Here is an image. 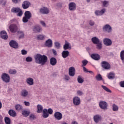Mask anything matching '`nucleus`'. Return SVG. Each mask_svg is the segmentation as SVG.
Masks as SVG:
<instances>
[{
	"label": "nucleus",
	"mask_w": 124,
	"mask_h": 124,
	"mask_svg": "<svg viewBox=\"0 0 124 124\" xmlns=\"http://www.w3.org/2000/svg\"><path fill=\"white\" fill-rule=\"evenodd\" d=\"M34 60L36 63L44 65L48 61V57L45 55H42L40 54H37L34 56Z\"/></svg>",
	"instance_id": "f257e3e1"
},
{
	"label": "nucleus",
	"mask_w": 124,
	"mask_h": 124,
	"mask_svg": "<svg viewBox=\"0 0 124 124\" xmlns=\"http://www.w3.org/2000/svg\"><path fill=\"white\" fill-rule=\"evenodd\" d=\"M91 40L93 44H96V49H98V50H101L102 49V42L100 41L98 38L93 37L92 38Z\"/></svg>",
	"instance_id": "f03ea898"
},
{
	"label": "nucleus",
	"mask_w": 124,
	"mask_h": 124,
	"mask_svg": "<svg viewBox=\"0 0 124 124\" xmlns=\"http://www.w3.org/2000/svg\"><path fill=\"white\" fill-rule=\"evenodd\" d=\"M31 18V12L27 11L24 13V16L22 18V21L23 23H28L29 20Z\"/></svg>",
	"instance_id": "7ed1b4c3"
},
{
	"label": "nucleus",
	"mask_w": 124,
	"mask_h": 124,
	"mask_svg": "<svg viewBox=\"0 0 124 124\" xmlns=\"http://www.w3.org/2000/svg\"><path fill=\"white\" fill-rule=\"evenodd\" d=\"M11 12L13 13H17V16L21 17L23 15V11L19 7H13L11 9Z\"/></svg>",
	"instance_id": "20e7f679"
},
{
	"label": "nucleus",
	"mask_w": 124,
	"mask_h": 124,
	"mask_svg": "<svg viewBox=\"0 0 124 124\" xmlns=\"http://www.w3.org/2000/svg\"><path fill=\"white\" fill-rule=\"evenodd\" d=\"M101 65L102 67L106 70H109V69L111 68V65H110V63H109V62L106 61L102 62L101 63Z\"/></svg>",
	"instance_id": "39448f33"
},
{
	"label": "nucleus",
	"mask_w": 124,
	"mask_h": 124,
	"mask_svg": "<svg viewBox=\"0 0 124 124\" xmlns=\"http://www.w3.org/2000/svg\"><path fill=\"white\" fill-rule=\"evenodd\" d=\"M1 79L5 83H9L10 82V77L6 73H3L1 75Z\"/></svg>",
	"instance_id": "423d86ee"
},
{
	"label": "nucleus",
	"mask_w": 124,
	"mask_h": 124,
	"mask_svg": "<svg viewBox=\"0 0 124 124\" xmlns=\"http://www.w3.org/2000/svg\"><path fill=\"white\" fill-rule=\"evenodd\" d=\"M10 31L11 32L15 33L18 31V27L16 24H11L9 27Z\"/></svg>",
	"instance_id": "0eeeda50"
},
{
	"label": "nucleus",
	"mask_w": 124,
	"mask_h": 124,
	"mask_svg": "<svg viewBox=\"0 0 124 124\" xmlns=\"http://www.w3.org/2000/svg\"><path fill=\"white\" fill-rule=\"evenodd\" d=\"M73 103L76 106H78L81 103V99L79 97L76 96L73 98Z\"/></svg>",
	"instance_id": "6e6552de"
},
{
	"label": "nucleus",
	"mask_w": 124,
	"mask_h": 124,
	"mask_svg": "<svg viewBox=\"0 0 124 124\" xmlns=\"http://www.w3.org/2000/svg\"><path fill=\"white\" fill-rule=\"evenodd\" d=\"M10 46L14 48L15 49H17L19 47V45L18 43L14 40H12L9 43Z\"/></svg>",
	"instance_id": "1a4fd4ad"
},
{
	"label": "nucleus",
	"mask_w": 124,
	"mask_h": 124,
	"mask_svg": "<svg viewBox=\"0 0 124 124\" xmlns=\"http://www.w3.org/2000/svg\"><path fill=\"white\" fill-rule=\"evenodd\" d=\"M107 106H108V105L106 102L101 101L99 102V107L101 109L105 110L107 109Z\"/></svg>",
	"instance_id": "9d476101"
},
{
	"label": "nucleus",
	"mask_w": 124,
	"mask_h": 124,
	"mask_svg": "<svg viewBox=\"0 0 124 124\" xmlns=\"http://www.w3.org/2000/svg\"><path fill=\"white\" fill-rule=\"evenodd\" d=\"M103 31H107V32H111L112 31V27L109 24H106L103 27Z\"/></svg>",
	"instance_id": "9b49d317"
},
{
	"label": "nucleus",
	"mask_w": 124,
	"mask_h": 124,
	"mask_svg": "<svg viewBox=\"0 0 124 124\" xmlns=\"http://www.w3.org/2000/svg\"><path fill=\"white\" fill-rule=\"evenodd\" d=\"M104 45L106 46H111L112 45V41L109 38H105L103 39Z\"/></svg>",
	"instance_id": "f8f14e48"
},
{
	"label": "nucleus",
	"mask_w": 124,
	"mask_h": 124,
	"mask_svg": "<svg viewBox=\"0 0 124 124\" xmlns=\"http://www.w3.org/2000/svg\"><path fill=\"white\" fill-rule=\"evenodd\" d=\"M54 118H55L56 120L60 121L62 119V114L60 112H56L54 113Z\"/></svg>",
	"instance_id": "ddd939ff"
},
{
	"label": "nucleus",
	"mask_w": 124,
	"mask_h": 124,
	"mask_svg": "<svg viewBox=\"0 0 124 124\" xmlns=\"http://www.w3.org/2000/svg\"><path fill=\"white\" fill-rule=\"evenodd\" d=\"M40 12L41 14H48L49 10L47 7H44L40 9Z\"/></svg>",
	"instance_id": "4468645a"
},
{
	"label": "nucleus",
	"mask_w": 124,
	"mask_h": 124,
	"mask_svg": "<svg viewBox=\"0 0 124 124\" xmlns=\"http://www.w3.org/2000/svg\"><path fill=\"white\" fill-rule=\"evenodd\" d=\"M102 120V117L99 115H95L93 116V121L96 123V124L98 123L99 122H101Z\"/></svg>",
	"instance_id": "2eb2a0df"
},
{
	"label": "nucleus",
	"mask_w": 124,
	"mask_h": 124,
	"mask_svg": "<svg viewBox=\"0 0 124 124\" xmlns=\"http://www.w3.org/2000/svg\"><path fill=\"white\" fill-rule=\"evenodd\" d=\"M69 75L71 77H73L75 75V68L73 67H71L69 68Z\"/></svg>",
	"instance_id": "dca6fc26"
},
{
	"label": "nucleus",
	"mask_w": 124,
	"mask_h": 124,
	"mask_svg": "<svg viewBox=\"0 0 124 124\" xmlns=\"http://www.w3.org/2000/svg\"><path fill=\"white\" fill-rule=\"evenodd\" d=\"M76 4L74 2H70L69 4V9L71 11H73L76 9Z\"/></svg>",
	"instance_id": "f3484780"
},
{
	"label": "nucleus",
	"mask_w": 124,
	"mask_h": 124,
	"mask_svg": "<svg viewBox=\"0 0 124 124\" xmlns=\"http://www.w3.org/2000/svg\"><path fill=\"white\" fill-rule=\"evenodd\" d=\"M31 5V2L29 1H24L22 3V8L23 9H28Z\"/></svg>",
	"instance_id": "a211bd4d"
},
{
	"label": "nucleus",
	"mask_w": 124,
	"mask_h": 124,
	"mask_svg": "<svg viewBox=\"0 0 124 124\" xmlns=\"http://www.w3.org/2000/svg\"><path fill=\"white\" fill-rule=\"evenodd\" d=\"M0 36L2 39L6 40L8 38V36H7V33L5 31H1L0 32Z\"/></svg>",
	"instance_id": "6ab92c4d"
},
{
	"label": "nucleus",
	"mask_w": 124,
	"mask_h": 124,
	"mask_svg": "<svg viewBox=\"0 0 124 124\" xmlns=\"http://www.w3.org/2000/svg\"><path fill=\"white\" fill-rule=\"evenodd\" d=\"M91 58L95 61H99V60H100V55L98 54L93 53L91 55Z\"/></svg>",
	"instance_id": "aec40b11"
},
{
	"label": "nucleus",
	"mask_w": 124,
	"mask_h": 124,
	"mask_svg": "<svg viewBox=\"0 0 124 124\" xmlns=\"http://www.w3.org/2000/svg\"><path fill=\"white\" fill-rule=\"evenodd\" d=\"M50 64L52 66H55L57 64V59L55 57L51 58L50 59Z\"/></svg>",
	"instance_id": "412c9836"
},
{
	"label": "nucleus",
	"mask_w": 124,
	"mask_h": 124,
	"mask_svg": "<svg viewBox=\"0 0 124 124\" xmlns=\"http://www.w3.org/2000/svg\"><path fill=\"white\" fill-rule=\"evenodd\" d=\"M62 58H63V59H65L67 58L68 56H69V51L68 50H64L62 51Z\"/></svg>",
	"instance_id": "4be33fe9"
},
{
	"label": "nucleus",
	"mask_w": 124,
	"mask_h": 124,
	"mask_svg": "<svg viewBox=\"0 0 124 124\" xmlns=\"http://www.w3.org/2000/svg\"><path fill=\"white\" fill-rule=\"evenodd\" d=\"M26 82L28 85L32 86L33 85V79L31 78H28L26 79Z\"/></svg>",
	"instance_id": "5701e85b"
},
{
	"label": "nucleus",
	"mask_w": 124,
	"mask_h": 124,
	"mask_svg": "<svg viewBox=\"0 0 124 124\" xmlns=\"http://www.w3.org/2000/svg\"><path fill=\"white\" fill-rule=\"evenodd\" d=\"M43 117L46 118L49 117V113H48V110L47 109H44L43 110Z\"/></svg>",
	"instance_id": "b1692460"
},
{
	"label": "nucleus",
	"mask_w": 124,
	"mask_h": 124,
	"mask_svg": "<svg viewBox=\"0 0 124 124\" xmlns=\"http://www.w3.org/2000/svg\"><path fill=\"white\" fill-rule=\"evenodd\" d=\"M45 45L47 47H52V45H53L52 40L49 39L47 41H46Z\"/></svg>",
	"instance_id": "393cba45"
},
{
	"label": "nucleus",
	"mask_w": 124,
	"mask_h": 124,
	"mask_svg": "<svg viewBox=\"0 0 124 124\" xmlns=\"http://www.w3.org/2000/svg\"><path fill=\"white\" fill-rule=\"evenodd\" d=\"M106 10L105 9H102L100 11H96L95 12V14L97 16L102 15V14L105 13Z\"/></svg>",
	"instance_id": "a878e982"
},
{
	"label": "nucleus",
	"mask_w": 124,
	"mask_h": 124,
	"mask_svg": "<svg viewBox=\"0 0 124 124\" xmlns=\"http://www.w3.org/2000/svg\"><path fill=\"white\" fill-rule=\"evenodd\" d=\"M8 114L11 117H16V112L13 109H10L8 111Z\"/></svg>",
	"instance_id": "bb28decb"
},
{
	"label": "nucleus",
	"mask_w": 124,
	"mask_h": 124,
	"mask_svg": "<svg viewBox=\"0 0 124 124\" xmlns=\"http://www.w3.org/2000/svg\"><path fill=\"white\" fill-rule=\"evenodd\" d=\"M37 113H42V111H43V107H42L41 105H38L37 106Z\"/></svg>",
	"instance_id": "cd10ccee"
},
{
	"label": "nucleus",
	"mask_w": 124,
	"mask_h": 124,
	"mask_svg": "<svg viewBox=\"0 0 124 124\" xmlns=\"http://www.w3.org/2000/svg\"><path fill=\"white\" fill-rule=\"evenodd\" d=\"M33 31L35 32H40V31H41V27L39 26H36L33 28Z\"/></svg>",
	"instance_id": "c85d7f7f"
},
{
	"label": "nucleus",
	"mask_w": 124,
	"mask_h": 124,
	"mask_svg": "<svg viewBox=\"0 0 124 124\" xmlns=\"http://www.w3.org/2000/svg\"><path fill=\"white\" fill-rule=\"evenodd\" d=\"M29 93L26 90H23L21 92V96H23V97H26V96H28Z\"/></svg>",
	"instance_id": "c756f323"
},
{
	"label": "nucleus",
	"mask_w": 124,
	"mask_h": 124,
	"mask_svg": "<svg viewBox=\"0 0 124 124\" xmlns=\"http://www.w3.org/2000/svg\"><path fill=\"white\" fill-rule=\"evenodd\" d=\"M69 48H71V47H69V43L65 41V44L63 46L64 50H67V49H69Z\"/></svg>",
	"instance_id": "7c9ffc66"
},
{
	"label": "nucleus",
	"mask_w": 124,
	"mask_h": 124,
	"mask_svg": "<svg viewBox=\"0 0 124 124\" xmlns=\"http://www.w3.org/2000/svg\"><path fill=\"white\" fill-rule=\"evenodd\" d=\"M4 121L6 124H11V120L9 117H5L4 118Z\"/></svg>",
	"instance_id": "2f4dec72"
},
{
	"label": "nucleus",
	"mask_w": 124,
	"mask_h": 124,
	"mask_svg": "<svg viewBox=\"0 0 124 124\" xmlns=\"http://www.w3.org/2000/svg\"><path fill=\"white\" fill-rule=\"evenodd\" d=\"M37 39L38 40H43L45 39V35L40 34L37 36Z\"/></svg>",
	"instance_id": "473e14b6"
},
{
	"label": "nucleus",
	"mask_w": 124,
	"mask_h": 124,
	"mask_svg": "<svg viewBox=\"0 0 124 124\" xmlns=\"http://www.w3.org/2000/svg\"><path fill=\"white\" fill-rule=\"evenodd\" d=\"M16 110L17 111H20L23 109V106L20 104H17L15 106Z\"/></svg>",
	"instance_id": "72a5a7b5"
},
{
	"label": "nucleus",
	"mask_w": 124,
	"mask_h": 124,
	"mask_svg": "<svg viewBox=\"0 0 124 124\" xmlns=\"http://www.w3.org/2000/svg\"><path fill=\"white\" fill-rule=\"evenodd\" d=\"M30 114V112L29 111H27V110H23L22 111V114L23 116L24 117H28Z\"/></svg>",
	"instance_id": "f704fd0d"
},
{
	"label": "nucleus",
	"mask_w": 124,
	"mask_h": 124,
	"mask_svg": "<svg viewBox=\"0 0 124 124\" xmlns=\"http://www.w3.org/2000/svg\"><path fill=\"white\" fill-rule=\"evenodd\" d=\"M108 78L109 79H114V78H115V74L113 73H109L108 75Z\"/></svg>",
	"instance_id": "c9c22d12"
},
{
	"label": "nucleus",
	"mask_w": 124,
	"mask_h": 124,
	"mask_svg": "<svg viewBox=\"0 0 124 124\" xmlns=\"http://www.w3.org/2000/svg\"><path fill=\"white\" fill-rule=\"evenodd\" d=\"M95 78L97 81H102V80L103 79V78H102V76H101V75H100V74H98V75H97L95 77Z\"/></svg>",
	"instance_id": "e433bc0d"
},
{
	"label": "nucleus",
	"mask_w": 124,
	"mask_h": 124,
	"mask_svg": "<svg viewBox=\"0 0 124 124\" xmlns=\"http://www.w3.org/2000/svg\"><path fill=\"white\" fill-rule=\"evenodd\" d=\"M101 87L105 91H106V92H107L108 93H112V91H111L109 88H107V87L104 85H102Z\"/></svg>",
	"instance_id": "4c0bfd02"
},
{
	"label": "nucleus",
	"mask_w": 124,
	"mask_h": 124,
	"mask_svg": "<svg viewBox=\"0 0 124 124\" xmlns=\"http://www.w3.org/2000/svg\"><path fill=\"white\" fill-rule=\"evenodd\" d=\"M9 74H16L17 73V71L15 69H11L9 70Z\"/></svg>",
	"instance_id": "58836bf2"
},
{
	"label": "nucleus",
	"mask_w": 124,
	"mask_h": 124,
	"mask_svg": "<svg viewBox=\"0 0 124 124\" xmlns=\"http://www.w3.org/2000/svg\"><path fill=\"white\" fill-rule=\"evenodd\" d=\"M78 82L79 83V84H82V83L84 82V79L82 78L80 76H78Z\"/></svg>",
	"instance_id": "ea45409f"
},
{
	"label": "nucleus",
	"mask_w": 124,
	"mask_h": 124,
	"mask_svg": "<svg viewBox=\"0 0 124 124\" xmlns=\"http://www.w3.org/2000/svg\"><path fill=\"white\" fill-rule=\"evenodd\" d=\"M112 109L113 111H118L119 110V107H118V106L116 105V104H114L112 105Z\"/></svg>",
	"instance_id": "a19ab883"
},
{
	"label": "nucleus",
	"mask_w": 124,
	"mask_h": 124,
	"mask_svg": "<svg viewBox=\"0 0 124 124\" xmlns=\"http://www.w3.org/2000/svg\"><path fill=\"white\" fill-rule=\"evenodd\" d=\"M120 57L121 59L122 60V61H123V62H124V50H122L121 53H120Z\"/></svg>",
	"instance_id": "79ce46f5"
},
{
	"label": "nucleus",
	"mask_w": 124,
	"mask_h": 124,
	"mask_svg": "<svg viewBox=\"0 0 124 124\" xmlns=\"http://www.w3.org/2000/svg\"><path fill=\"white\" fill-rule=\"evenodd\" d=\"M82 66H86L88 64V61L84 60L82 61Z\"/></svg>",
	"instance_id": "37998d69"
},
{
	"label": "nucleus",
	"mask_w": 124,
	"mask_h": 124,
	"mask_svg": "<svg viewBox=\"0 0 124 124\" xmlns=\"http://www.w3.org/2000/svg\"><path fill=\"white\" fill-rule=\"evenodd\" d=\"M19 34V38H23L24 37V32L22 31H18Z\"/></svg>",
	"instance_id": "c03bdc74"
},
{
	"label": "nucleus",
	"mask_w": 124,
	"mask_h": 124,
	"mask_svg": "<svg viewBox=\"0 0 124 124\" xmlns=\"http://www.w3.org/2000/svg\"><path fill=\"white\" fill-rule=\"evenodd\" d=\"M108 3H109V2L106 0H105L103 2V5L105 7H107V6H108Z\"/></svg>",
	"instance_id": "a18cd8bd"
},
{
	"label": "nucleus",
	"mask_w": 124,
	"mask_h": 124,
	"mask_svg": "<svg viewBox=\"0 0 124 124\" xmlns=\"http://www.w3.org/2000/svg\"><path fill=\"white\" fill-rule=\"evenodd\" d=\"M26 61L28 62H32V58L31 57H28L26 58Z\"/></svg>",
	"instance_id": "49530a36"
},
{
	"label": "nucleus",
	"mask_w": 124,
	"mask_h": 124,
	"mask_svg": "<svg viewBox=\"0 0 124 124\" xmlns=\"http://www.w3.org/2000/svg\"><path fill=\"white\" fill-rule=\"evenodd\" d=\"M55 46L56 47V48H57V49H60V47H61V44L59 42H55Z\"/></svg>",
	"instance_id": "de8ad7c7"
},
{
	"label": "nucleus",
	"mask_w": 124,
	"mask_h": 124,
	"mask_svg": "<svg viewBox=\"0 0 124 124\" xmlns=\"http://www.w3.org/2000/svg\"><path fill=\"white\" fill-rule=\"evenodd\" d=\"M0 4L3 6L5 5V4H6V1L5 0H0Z\"/></svg>",
	"instance_id": "09e8293b"
},
{
	"label": "nucleus",
	"mask_w": 124,
	"mask_h": 124,
	"mask_svg": "<svg viewBox=\"0 0 124 124\" xmlns=\"http://www.w3.org/2000/svg\"><path fill=\"white\" fill-rule=\"evenodd\" d=\"M22 55H27L28 54V51L25 49H22L21 50Z\"/></svg>",
	"instance_id": "8fccbe9b"
},
{
	"label": "nucleus",
	"mask_w": 124,
	"mask_h": 124,
	"mask_svg": "<svg viewBox=\"0 0 124 124\" xmlns=\"http://www.w3.org/2000/svg\"><path fill=\"white\" fill-rule=\"evenodd\" d=\"M47 113L50 115H52L53 114V109L51 108H48L47 110Z\"/></svg>",
	"instance_id": "3c124183"
},
{
	"label": "nucleus",
	"mask_w": 124,
	"mask_h": 124,
	"mask_svg": "<svg viewBox=\"0 0 124 124\" xmlns=\"http://www.w3.org/2000/svg\"><path fill=\"white\" fill-rule=\"evenodd\" d=\"M30 118L31 120H34L35 119V116L34 114H31L30 115Z\"/></svg>",
	"instance_id": "603ef678"
},
{
	"label": "nucleus",
	"mask_w": 124,
	"mask_h": 124,
	"mask_svg": "<svg viewBox=\"0 0 124 124\" xmlns=\"http://www.w3.org/2000/svg\"><path fill=\"white\" fill-rule=\"evenodd\" d=\"M120 85L121 88H124V81H122L120 82Z\"/></svg>",
	"instance_id": "864d4df0"
},
{
	"label": "nucleus",
	"mask_w": 124,
	"mask_h": 124,
	"mask_svg": "<svg viewBox=\"0 0 124 124\" xmlns=\"http://www.w3.org/2000/svg\"><path fill=\"white\" fill-rule=\"evenodd\" d=\"M69 79H70L69 76L67 75H65L64 79L66 80V81H69Z\"/></svg>",
	"instance_id": "5fc2aeb1"
},
{
	"label": "nucleus",
	"mask_w": 124,
	"mask_h": 124,
	"mask_svg": "<svg viewBox=\"0 0 124 124\" xmlns=\"http://www.w3.org/2000/svg\"><path fill=\"white\" fill-rule=\"evenodd\" d=\"M21 1V0H12V2L14 3H18V2H20Z\"/></svg>",
	"instance_id": "6e6d98bb"
},
{
	"label": "nucleus",
	"mask_w": 124,
	"mask_h": 124,
	"mask_svg": "<svg viewBox=\"0 0 124 124\" xmlns=\"http://www.w3.org/2000/svg\"><path fill=\"white\" fill-rule=\"evenodd\" d=\"M77 94L78 95H82V94H83V92L81 91H77Z\"/></svg>",
	"instance_id": "4d7b16f0"
},
{
	"label": "nucleus",
	"mask_w": 124,
	"mask_h": 124,
	"mask_svg": "<svg viewBox=\"0 0 124 124\" xmlns=\"http://www.w3.org/2000/svg\"><path fill=\"white\" fill-rule=\"evenodd\" d=\"M83 70L84 72H86V73L89 72V71L87 69V68L85 66H82Z\"/></svg>",
	"instance_id": "13d9d810"
},
{
	"label": "nucleus",
	"mask_w": 124,
	"mask_h": 124,
	"mask_svg": "<svg viewBox=\"0 0 124 124\" xmlns=\"http://www.w3.org/2000/svg\"><path fill=\"white\" fill-rule=\"evenodd\" d=\"M24 103L25 106H30V104L29 102L24 101Z\"/></svg>",
	"instance_id": "bf43d9fd"
},
{
	"label": "nucleus",
	"mask_w": 124,
	"mask_h": 124,
	"mask_svg": "<svg viewBox=\"0 0 124 124\" xmlns=\"http://www.w3.org/2000/svg\"><path fill=\"white\" fill-rule=\"evenodd\" d=\"M40 23L41 25L43 26V27H46V24H45V22L43 21H41Z\"/></svg>",
	"instance_id": "052dcab7"
},
{
	"label": "nucleus",
	"mask_w": 124,
	"mask_h": 124,
	"mask_svg": "<svg viewBox=\"0 0 124 124\" xmlns=\"http://www.w3.org/2000/svg\"><path fill=\"white\" fill-rule=\"evenodd\" d=\"M89 24L90 26H93V25H94V22H93V20H90L89 21Z\"/></svg>",
	"instance_id": "680f3d73"
},
{
	"label": "nucleus",
	"mask_w": 124,
	"mask_h": 124,
	"mask_svg": "<svg viewBox=\"0 0 124 124\" xmlns=\"http://www.w3.org/2000/svg\"><path fill=\"white\" fill-rule=\"evenodd\" d=\"M52 52L54 56H57V51L55 49H52Z\"/></svg>",
	"instance_id": "e2e57ef3"
},
{
	"label": "nucleus",
	"mask_w": 124,
	"mask_h": 124,
	"mask_svg": "<svg viewBox=\"0 0 124 124\" xmlns=\"http://www.w3.org/2000/svg\"><path fill=\"white\" fill-rule=\"evenodd\" d=\"M72 124H78V123L76 121H74L72 123Z\"/></svg>",
	"instance_id": "0e129e2a"
},
{
	"label": "nucleus",
	"mask_w": 124,
	"mask_h": 124,
	"mask_svg": "<svg viewBox=\"0 0 124 124\" xmlns=\"http://www.w3.org/2000/svg\"><path fill=\"white\" fill-rule=\"evenodd\" d=\"M2 107V104L0 102V109H1V108Z\"/></svg>",
	"instance_id": "69168bd1"
},
{
	"label": "nucleus",
	"mask_w": 124,
	"mask_h": 124,
	"mask_svg": "<svg viewBox=\"0 0 124 124\" xmlns=\"http://www.w3.org/2000/svg\"><path fill=\"white\" fill-rule=\"evenodd\" d=\"M87 2H90L91 1V0H86Z\"/></svg>",
	"instance_id": "338daca9"
},
{
	"label": "nucleus",
	"mask_w": 124,
	"mask_h": 124,
	"mask_svg": "<svg viewBox=\"0 0 124 124\" xmlns=\"http://www.w3.org/2000/svg\"><path fill=\"white\" fill-rule=\"evenodd\" d=\"M62 124H67V123H65V122H63V123H62Z\"/></svg>",
	"instance_id": "774afa93"
}]
</instances>
